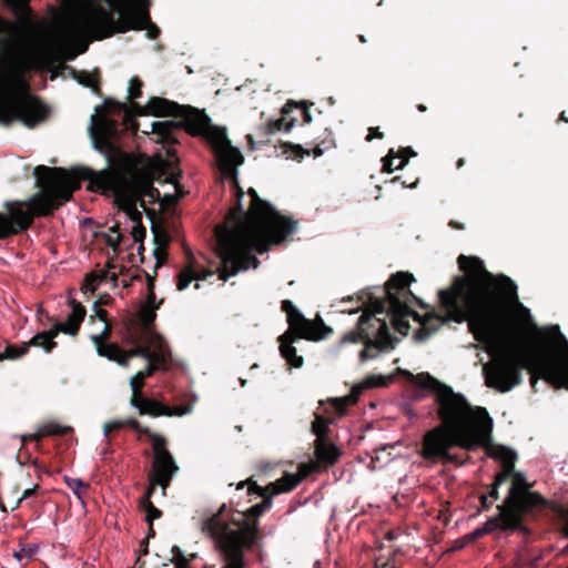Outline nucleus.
<instances>
[{
	"label": "nucleus",
	"instance_id": "6e6d98bb",
	"mask_svg": "<svg viewBox=\"0 0 568 568\" xmlns=\"http://www.w3.org/2000/svg\"><path fill=\"white\" fill-rule=\"evenodd\" d=\"M168 247H155L153 251L154 257L156 260L155 270L165 264L168 260Z\"/></svg>",
	"mask_w": 568,
	"mask_h": 568
},
{
	"label": "nucleus",
	"instance_id": "13d9d810",
	"mask_svg": "<svg viewBox=\"0 0 568 568\" xmlns=\"http://www.w3.org/2000/svg\"><path fill=\"white\" fill-rule=\"evenodd\" d=\"M149 480H150V485L146 488L144 496L141 498V501H140L141 505L146 504L148 500H151V497L155 491V487L159 486L158 483H154L153 476L149 475Z\"/></svg>",
	"mask_w": 568,
	"mask_h": 568
},
{
	"label": "nucleus",
	"instance_id": "603ef678",
	"mask_svg": "<svg viewBox=\"0 0 568 568\" xmlns=\"http://www.w3.org/2000/svg\"><path fill=\"white\" fill-rule=\"evenodd\" d=\"M396 159V151L394 149H389L387 154L382 158L383 163V172L392 173L394 170H397L396 166H394V160Z\"/></svg>",
	"mask_w": 568,
	"mask_h": 568
},
{
	"label": "nucleus",
	"instance_id": "c85d7f7f",
	"mask_svg": "<svg viewBox=\"0 0 568 568\" xmlns=\"http://www.w3.org/2000/svg\"><path fill=\"white\" fill-rule=\"evenodd\" d=\"M59 335L55 326L52 325L48 331H42L36 334L30 341L26 342L28 348L31 346L41 347L45 353H51L57 346L54 338Z\"/></svg>",
	"mask_w": 568,
	"mask_h": 568
},
{
	"label": "nucleus",
	"instance_id": "69168bd1",
	"mask_svg": "<svg viewBox=\"0 0 568 568\" xmlns=\"http://www.w3.org/2000/svg\"><path fill=\"white\" fill-rule=\"evenodd\" d=\"M20 438H21V442H22V446H24L28 442H32V440L39 442V440H41L42 435H41V432L39 429L34 434L22 435Z\"/></svg>",
	"mask_w": 568,
	"mask_h": 568
},
{
	"label": "nucleus",
	"instance_id": "9d476101",
	"mask_svg": "<svg viewBox=\"0 0 568 568\" xmlns=\"http://www.w3.org/2000/svg\"><path fill=\"white\" fill-rule=\"evenodd\" d=\"M415 277L409 272L393 274L381 288L382 296H372V305L375 313H384L390 317L394 328L402 335H407L410 328L408 317L415 322L420 321V315L412 310V304H422L414 295L409 286Z\"/></svg>",
	"mask_w": 568,
	"mask_h": 568
},
{
	"label": "nucleus",
	"instance_id": "3c124183",
	"mask_svg": "<svg viewBox=\"0 0 568 568\" xmlns=\"http://www.w3.org/2000/svg\"><path fill=\"white\" fill-rule=\"evenodd\" d=\"M112 335V326L110 322L104 323V327L100 334L92 335L91 341L93 344L108 343Z\"/></svg>",
	"mask_w": 568,
	"mask_h": 568
},
{
	"label": "nucleus",
	"instance_id": "f257e3e1",
	"mask_svg": "<svg viewBox=\"0 0 568 568\" xmlns=\"http://www.w3.org/2000/svg\"><path fill=\"white\" fill-rule=\"evenodd\" d=\"M463 275L438 292L445 315H420L414 338L424 342L448 322H467L477 342H495L501 351L484 365L485 384L507 393L523 383V369L535 388L544 379L568 389V339L558 325L539 327L519 301L516 283L505 274H493L477 256L459 255Z\"/></svg>",
	"mask_w": 568,
	"mask_h": 568
},
{
	"label": "nucleus",
	"instance_id": "2f4dec72",
	"mask_svg": "<svg viewBox=\"0 0 568 568\" xmlns=\"http://www.w3.org/2000/svg\"><path fill=\"white\" fill-rule=\"evenodd\" d=\"M125 427H129V428L135 430L136 433H139L140 435H145L148 437L152 433V430L149 427L141 425V423L136 418L129 417L123 420H112V422L106 423L104 425V435L110 436V434L112 432L121 429V428H125Z\"/></svg>",
	"mask_w": 568,
	"mask_h": 568
},
{
	"label": "nucleus",
	"instance_id": "dca6fc26",
	"mask_svg": "<svg viewBox=\"0 0 568 568\" xmlns=\"http://www.w3.org/2000/svg\"><path fill=\"white\" fill-rule=\"evenodd\" d=\"M115 132L116 123L106 119L93 135L94 148L105 156L110 166L122 165L128 159L126 153L113 142Z\"/></svg>",
	"mask_w": 568,
	"mask_h": 568
},
{
	"label": "nucleus",
	"instance_id": "20e7f679",
	"mask_svg": "<svg viewBox=\"0 0 568 568\" xmlns=\"http://www.w3.org/2000/svg\"><path fill=\"white\" fill-rule=\"evenodd\" d=\"M266 498L246 510L223 503L215 511H204L199 520L202 535L209 539L220 560V568H246L245 552L260 539V518L272 508Z\"/></svg>",
	"mask_w": 568,
	"mask_h": 568
},
{
	"label": "nucleus",
	"instance_id": "4c0bfd02",
	"mask_svg": "<svg viewBox=\"0 0 568 568\" xmlns=\"http://www.w3.org/2000/svg\"><path fill=\"white\" fill-rule=\"evenodd\" d=\"M244 487L247 488V495H257V496L262 497L263 500H265L266 498L272 499L271 493L268 490V484L266 486L262 487V486L257 485V483L252 477H250L245 480L240 481L236 485L237 490L243 489Z\"/></svg>",
	"mask_w": 568,
	"mask_h": 568
},
{
	"label": "nucleus",
	"instance_id": "774afa93",
	"mask_svg": "<svg viewBox=\"0 0 568 568\" xmlns=\"http://www.w3.org/2000/svg\"><path fill=\"white\" fill-rule=\"evenodd\" d=\"M483 536H485V532H484L481 527H478L477 529H475L470 534L466 535L465 538L468 541H474V540H477V539L481 538Z\"/></svg>",
	"mask_w": 568,
	"mask_h": 568
},
{
	"label": "nucleus",
	"instance_id": "ddd939ff",
	"mask_svg": "<svg viewBox=\"0 0 568 568\" xmlns=\"http://www.w3.org/2000/svg\"><path fill=\"white\" fill-rule=\"evenodd\" d=\"M281 308L286 313L288 331L295 332L297 337L317 342L333 333V328L327 326L321 317L314 321L305 318L290 300L282 301Z\"/></svg>",
	"mask_w": 568,
	"mask_h": 568
},
{
	"label": "nucleus",
	"instance_id": "2eb2a0df",
	"mask_svg": "<svg viewBox=\"0 0 568 568\" xmlns=\"http://www.w3.org/2000/svg\"><path fill=\"white\" fill-rule=\"evenodd\" d=\"M129 343L133 345V348L124 351V366H128L129 361L133 357L149 361L170 349L165 339L158 333H150L148 336L130 334Z\"/></svg>",
	"mask_w": 568,
	"mask_h": 568
},
{
	"label": "nucleus",
	"instance_id": "a211bd4d",
	"mask_svg": "<svg viewBox=\"0 0 568 568\" xmlns=\"http://www.w3.org/2000/svg\"><path fill=\"white\" fill-rule=\"evenodd\" d=\"M168 158L161 159L154 168L156 180L160 182L174 184L180 187L179 180L182 178V171L179 168V158L174 150H168Z\"/></svg>",
	"mask_w": 568,
	"mask_h": 568
},
{
	"label": "nucleus",
	"instance_id": "6e6552de",
	"mask_svg": "<svg viewBox=\"0 0 568 568\" xmlns=\"http://www.w3.org/2000/svg\"><path fill=\"white\" fill-rule=\"evenodd\" d=\"M80 179L89 181L88 190L92 192L114 193L119 206H126V202L132 200L134 207L140 203L146 210L145 197L150 203L160 199V191L153 186V172L135 170L126 178L118 170L80 168Z\"/></svg>",
	"mask_w": 568,
	"mask_h": 568
},
{
	"label": "nucleus",
	"instance_id": "b1692460",
	"mask_svg": "<svg viewBox=\"0 0 568 568\" xmlns=\"http://www.w3.org/2000/svg\"><path fill=\"white\" fill-rule=\"evenodd\" d=\"M130 405L138 409L140 415H148L151 417H160L169 414V406L154 399L146 397L145 395L141 397L131 396Z\"/></svg>",
	"mask_w": 568,
	"mask_h": 568
},
{
	"label": "nucleus",
	"instance_id": "a18cd8bd",
	"mask_svg": "<svg viewBox=\"0 0 568 568\" xmlns=\"http://www.w3.org/2000/svg\"><path fill=\"white\" fill-rule=\"evenodd\" d=\"M171 552L173 554L172 561L175 564L176 568H189L190 560L184 556L179 546H173Z\"/></svg>",
	"mask_w": 568,
	"mask_h": 568
},
{
	"label": "nucleus",
	"instance_id": "a19ab883",
	"mask_svg": "<svg viewBox=\"0 0 568 568\" xmlns=\"http://www.w3.org/2000/svg\"><path fill=\"white\" fill-rule=\"evenodd\" d=\"M65 485L73 491V494L79 498L82 499L83 495L88 491L90 485L88 483H84L80 478H71L68 476H64L63 478Z\"/></svg>",
	"mask_w": 568,
	"mask_h": 568
},
{
	"label": "nucleus",
	"instance_id": "bb28decb",
	"mask_svg": "<svg viewBox=\"0 0 568 568\" xmlns=\"http://www.w3.org/2000/svg\"><path fill=\"white\" fill-rule=\"evenodd\" d=\"M185 255L189 260V265L184 267L179 276L176 287L179 291H184L189 287L190 283L194 280H206L209 276L213 275L211 271H204L202 273L197 272L193 267V254L189 247L185 248Z\"/></svg>",
	"mask_w": 568,
	"mask_h": 568
},
{
	"label": "nucleus",
	"instance_id": "f704fd0d",
	"mask_svg": "<svg viewBox=\"0 0 568 568\" xmlns=\"http://www.w3.org/2000/svg\"><path fill=\"white\" fill-rule=\"evenodd\" d=\"M97 352L100 356L106 357L110 361L116 362L118 364L124 366V349H122L115 343H101L94 344Z\"/></svg>",
	"mask_w": 568,
	"mask_h": 568
},
{
	"label": "nucleus",
	"instance_id": "6ab92c4d",
	"mask_svg": "<svg viewBox=\"0 0 568 568\" xmlns=\"http://www.w3.org/2000/svg\"><path fill=\"white\" fill-rule=\"evenodd\" d=\"M69 306L71 307V313L68 315L67 321L64 323H54L53 325L59 333L74 337L80 332L81 324L87 315V310L74 298L69 300Z\"/></svg>",
	"mask_w": 568,
	"mask_h": 568
},
{
	"label": "nucleus",
	"instance_id": "5701e85b",
	"mask_svg": "<svg viewBox=\"0 0 568 568\" xmlns=\"http://www.w3.org/2000/svg\"><path fill=\"white\" fill-rule=\"evenodd\" d=\"M314 454L317 463L323 467H331L337 463L342 453L328 438L315 439Z\"/></svg>",
	"mask_w": 568,
	"mask_h": 568
},
{
	"label": "nucleus",
	"instance_id": "58836bf2",
	"mask_svg": "<svg viewBox=\"0 0 568 568\" xmlns=\"http://www.w3.org/2000/svg\"><path fill=\"white\" fill-rule=\"evenodd\" d=\"M331 419L323 417L321 414H315V419L312 422L311 430L316 436V439L328 438Z\"/></svg>",
	"mask_w": 568,
	"mask_h": 568
},
{
	"label": "nucleus",
	"instance_id": "e433bc0d",
	"mask_svg": "<svg viewBox=\"0 0 568 568\" xmlns=\"http://www.w3.org/2000/svg\"><path fill=\"white\" fill-rule=\"evenodd\" d=\"M361 393V387H354L348 395L332 398L329 403L338 415H344L349 406L356 404Z\"/></svg>",
	"mask_w": 568,
	"mask_h": 568
},
{
	"label": "nucleus",
	"instance_id": "4be33fe9",
	"mask_svg": "<svg viewBox=\"0 0 568 568\" xmlns=\"http://www.w3.org/2000/svg\"><path fill=\"white\" fill-rule=\"evenodd\" d=\"M148 277V296H146V305L143 306L140 311V320L144 326V333L142 335L148 336V334L152 333L150 329L155 321L156 313L155 310L159 308V305H154L155 302V293H154V282L155 275Z\"/></svg>",
	"mask_w": 568,
	"mask_h": 568
},
{
	"label": "nucleus",
	"instance_id": "1a4fd4ad",
	"mask_svg": "<svg viewBox=\"0 0 568 568\" xmlns=\"http://www.w3.org/2000/svg\"><path fill=\"white\" fill-rule=\"evenodd\" d=\"M51 106L31 92V85L22 73L13 74L6 93L0 98V123L9 126L13 121L34 129L51 116Z\"/></svg>",
	"mask_w": 568,
	"mask_h": 568
},
{
	"label": "nucleus",
	"instance_id": "de8ad7c7",
	"mask_svg": "<svg viewBox=\"0 0 568 568\" xmlns=\"http://www.w3.org/2000/svg\"><path fill=\"white\" fill-rule=\"evenodd\" d=\"M141 507L146 513L148 523H153L155 519L162 517V511L156 508L151 500H148L146 504L141 505Z\"/></svg>",
	"mask_w": 568,
	"mask_h": 568
},
{
	"label": "nucleus",
	"instance_id": "72a5a7b5",
	"mask_svg": "<svg viewBox=\"0 0 568 568\" xmlns=\"http://www.w3.org/2000/svg\"><path fill=\"white\" fill-rule=\"evenodd\" d=\"M362 343L364 344V348L359 352L361 362L376 358L378 352H388L394 349V345L385 341H368Z\"/></svg>",
	"mask_w": 568,
	"mask_h": 568
},
{
	"label": "nucleus",
	"instance_id": "8fccbe9b",
	"mask_svg": "<svg viewBox=\"0 0 568 568\" xmlns=\"http://www.w3.org/2000/svg\"><path fill=\"white\" fill-rule=\"evenodd\" d=\"M142 87L143 82L138 77H133L130 80L129 99L135 100L140 98L142 95Z\"/></svg>",
	"mask_w": 568,
	"mask_h": 568
},
{
	"label": "nucleus",
	"instance_id": "bf43d9fd",
	"mask_svg": "<svg viewBox=\"0 0 568 568\" xmlns=\"http://www.w3.org/2000/svg\"><path fill=\"white\" fill-rule=\"evenodd\" d=\"M122 240V235L119 234L116 236H113L112 234H105L104 235V242L105 244L111 247L114 252L119 250L120 242Z\"/></svg>",
	"mask_w": 568,
	"mask_h": 568
},
{
	"label": "nucleus",
	"instance_id": "7c9ffc66",
	"mask_svg": "<svg viewBox=\"0 0 568 568\" xmlns=\"http://www.w3.org/2000/svg\"><path fill=\"white\" fill-rule=\"evenodd\" d=\"M171 351H165L156 355L155 357L148 361V365L144 369L138 372L140 379L151 377L156 371H168L171 362Z\"/></svg>",
	"mask_w": 568,
	"mask_h": 568
},
{
	"label": "nucleus",
	"instance_id": "9b49d317",
	"mask_svg": "<svg viewBox=\"0 0 568 568\" xmlns=\"http://www.w3.org/2000/svg\"><path fill=\"white\" fill-rule=\"evenodd\" d=\"M372 296L375 295L368 291L362 292L359 298L364 303H368V311H365L358 317L355 328L351 329L342 336L339 345L355 344L368 341H385L387 343H392L394 347L396 346L398 338L390 334L386 320L376 316L379 313L374 312L372 298H369Z\"/></svg>",
	"mask_w": 568,
	"mask_h": 568
},
{
	"label": "nucleus",
	"instance_id": "f03ea898",
	"mask_svg": "<svg viewBox=\"0 0 568 568\" xmlns=\"http://www.w3.org/2000/svg\"><path fill=\"white\" fill-rule=\"evenodd\" d=\"M230 179L235 187L236 203L229 210L224 223L214 230L221 264L217 273L224 282L241 271L257 268L260 261L254 252L266 253L272 245H281L297 230V221L282 215L253 187L247 191L251 204L245 211L242 204L244 191L239 185L237 174Z\"/></svg>",
	"mask_w": 568,
	"mask_h": 568
},
{
	"label": "nucleus",
	"instance_id": "c03bdc74",
	"mask_svg": "<svg viewBox=\"0 0 568 568\" xmlns=\"http://www.w3.org/2000/svg\"><path fill=\"white\" fill-rule=\"evenodd\" d=\"M100 278V276L97 274V273H89L85 275L84 277V281H83V284L81 286V291L87 294V293H94L97 287H98V280Z\"/></svg>",
	"mask_w": 568,
	"mask_h": 568
},
{
	"label": "nucleus",
	"instance_id": "338daca9",
	"mask_svg": "<svg viewBox=\"0 0 568 568\" xmlns=\"http://www.w3.org/2000/svg\"><path fill=\"white\" fill-rule=\"evenodd\" d=\"M366 383L368 386H384L386 384L384 376H369Z\"/></svg>",
	"mask_w": 568,
	"mask_h": 568
},
{
	"label": "nucleus",
	"instance_id": "c756f323",
	"mask_svg": "<svg viewBox=\"0 0 568 568\" xmlns=\"http://www.w3.org/2000/svg\"><path fill=\"white\" fill-rule=\"evenodd\" d=\"M126 203V206L119 207L125 212L130 220L134 223L131 231V235L134 242H141L146 235V229L142 224V213L136 207H134L132 200L128 201Z\"/></svg>",
	"mask_w": 568,
	"mask_h": 568
},
{
	"label": "nucleus",
	"instance_id": "ea45409f",
	"mask_svg": "<svg viewBox=\"0 0 568 568\" xmlns=\"http://www.w3.org/2000/svg\"><path fill=\"white\" fill-rule=\"evenodd\" d=\"M29 353V348L26 342L20 345L9 344L2 353H0V362L4 359L14 361Z\"/></svg>",
	"mask_w": 568,
	"mask_h": 568
},
{
	"label": "nucleus",
	"instance_id": "0eeeda50",
	"mask_svg": "<svg viewBox=\"0 0 568 568\" xmlns=\"http://www.w3.org/2000/svg\"><path fill=\"white\" fill-rule=\"evenodd\" d=\"M87 0L77 11L73 20L75 29L93 36L97 40L125 33L130 30H144L154 40L160 29L152 23L149 14V0Z\"/></svg>",
	"mask_w": 568,
	"mask_h": 568
},
{
	"label": "nucleus",
	"instance_id": "423d86ee",
	"mask_svg": "<svg viewBox=\"0 0 568 568\" xmlns=\"http://www.w3.org/2000/svg\"><path fill=\"white\" fill-rule=\"evenodd\" d=\"M33 174L41 190L28 201L6 203L8 214L0 212V240L27 231L34 216L52 215L81 187L80 169L69 172L63 168L38 165Z\"/></svg>",
	"mask_w": 568,
	"mask_h": 568
},
{
	"label": "nucleus",
	"instance_id": "4468645a",
	"mask_svg": "<svg viewBox=\"0 0 568 568\" xmlns=\"http://www.w3.org/2000/svg\"><path fill=\"white\" fill-rule=\"evenodd\" d=\"M498 514L490 517L483 526L485 535L499 529L503 531H523L528 532L524 526L523 514L518 511V495L511 491L509 498H505L501 505L497 506Z\"/></svg>",
	"mask_w": 568,
	"mask_h": 568
},
{
	"label": "nucleus",
	"instance_id": "aec40b11",
	"mask_svg": "<svg viewBox=\"0 0 568 568\" xmlns=\"http://www.w3.org/2000/svg\"><path fill=\"white\" fill-rule=\"evenodd\" d=\"M308 474V466L303 464L300 466L298 474H285L283 477L270 483L268 490L272 498L276 495L292 491Z\"/></svg>",
	"mask_w": 568,
	"mask_h": 568
},
{
	"label": "nucleus",
	"instance_id": "f8f14e48",
	"mask_svg": "<svg viewBox=\"0 0 568 568\" xmlns=\"http://www.w3.org/2000/svg\"><path fill=\"white\" fill-rule=\"evenodd\" d=\"M148 438L153 448V463L150 475L154 477V483H158L165 493L180 467L166 448L168 442L164 436L152 432Z\"/></svg>",
	"mask_w": 568,
	"mask_h": 568
},
{
	"label": "nucleus",
	"instance_id": "0e129e2a",
	"mask_svg": "<svg viewBox=\"0 0 568 568\" xmlns=\"http://www.w3.org/2000/svg\"><path fill=\"white\" fill-rule=\"evenodd\" d=\"M109 313L103 308H97V313L90 316V322H93L94 318L100 320L103 323L110 322L109 321Z\"/></svg>",
	"mask_w": 568,
	"mask_h": 568
},
{
	"label": "nucleus",
	"instance_id": "09e8293b",
	"mask_svg": "<svg viewBox=\"0 0 568 568\" xmlns=\"http://www.w3.org/2000/svg\"><path fill=\"white\" fill-rule=\"evenodd\" d=\"M152 231L154 233V242L156 247H168L171 242L170 234L163 229L155 230L153 227Z\"/></svg>",
	"mask_w": 568,
	"mask_h": 568
},
{
	"label": "nucleus",
	"instance_id": "49530a36",
	"mask_svg": "<svg viewBox=\"0 0 568 568\" xmlns=\"http://www.w3.org/2000/svg\"><path fill=\"white\" fill-rule=\"evenodd\" d=\"M314 103L313 102H310V101H300V102H296L295 101V106H294V112L295 111H300V113L302 114L303 116V121L304 123H311L312 122V115H311V112H310V108L313 105Z\"/></svg>",
	"mask_w": 568,
	"mask_h": 568
},
{
	"label": "nucleus",
	"instance_id": "cd10ccee",
	"mask_svg": "<svg viewBox=\"0 0 568 568\" xmlns=\"http://www.w3.org/2000/svg\"><path fill=\"white\" fill-rule=\"evenodd\" d=\"M332 146L331 142L322 141V143L317 144L314 149L308 150L304 149L300 144L284 143V154L287 158H292L295 160H301L305 155H313L314 158L321 156L325 150H328Z\"/></svg>",
	"mask_w": 568,
	"mask_h": 568
},
{
	"label": "nucleus",
	"instance_id": "393cba45",
	"mask_svg": "<svg viewBox=\"0 0 568 568\" xmlns=\"http://www.w3.org/2000/svg\"><path fill=\"white\" fill-rule=\"evenodd\" d=\"M297 338L293 331H286L278 337L281 355L295 368L302 367L304 363L303 357L297 355L296 348L292 345Z\"/></svg>",
	"mask_w": 568,
	"mask_h": 568
},
{
	"label": "nucleus",
	"instance_id": "e2e57ef3",
	"mask_svg": "<svg viewBox=\"0 0 568 568\" xmlns=\"http://www.w3.org/2000/svg\"><path fill=\"white\" fill-rule=\"evenodd\" d=\"M384 138V133L379 131V128H369L368 134L366 135L365 140L367 142L373 141V139H379L382 140Z\"/></svg>",
	"mask_w": 568,
	"mask_h": 568
},
{
	"label": "nucleus",
	"instance_id": "052dcab7",
	"mask_svg": "<svg viewBox=\"0 0 568 568\" xmlns=\"http://www.w3.org/2000/svg\"><path fill=\"white\" fill-rule=\"evenodd\" d=\"M513 473L514 470L503 468V470L495 476V480L491 485L500 487L509 477H511Z\"/></svg>",
	"mask_w": 568,
	"mask_h": 568
},
{
	"label": "nucleus",
	"instance_id": "79ce46f5",
	"mask_svg": "<svg viewBox=\"0 0 568 568\" xmlns=\"http://www.w3.org/2000/svg\"><path fill=\"white\" fill-rule=\"evenodd\" d=\"M42 437L47 436H55V435H67L68 433L72 432V428L70 426H61L55 423H48L40 428Z\"/></svg>",
	"mask_w": 568,
	"mask_h": 568
},
{
	"label": "nucleus",
	"instance_id": "f3484780",
	"mask_svg": "<svg viewBox=\"0 0 568 568\" xmlns=\"http://www.w3.org/2000/svg\"><path fill=\"white\" fill-rule=\"evenodd\" d=\"M513 484L509 488L508 496H511V491H516L518 495V511L523 515L530 513L538 506H544L546 500L538 494L528 490V485L523 474L516 471L511 474Z\"/></svg>",
	"mask_w": 568,
	"mask_h": 568
},
{
	"label": "nucleus",
	"instance_id": "7ed1b4c3",
	"mask_svg": "<svg viewBox=\"0 0 568 568\" xmlns=\"http://www.w3.org/2000/svg\"><path fill=\"white\" fill-rule=\"evenodd\" d=\"M414 384L434 392L440 424L427 430L422 439L419 455L426 462L457 463L450 453L454 447L467 452L477 449L489 439L493 419L487 409L471 406L464 395L432 376L429 373H406Z\"/></svg>",
	"mask_w": 568,
	"mask_h": 568
},
{
	"label": "nucleus",
	"instance_id": "4d7b16f0",
	"mask_svg": "<svg viewBox=\"0 0 568 568\" xmlns=\"http://www.w3.org/2000/svg\"><path fill=\"white\" fill-rule=\"evenodd\" d=\"M105 108L108 109L109 112L121 113L123 111H126L128 105H126V103H121V102L113 101V100H106Z\"/></svg>",
	"mask_w": 568,
	"mask_h": 568
},
{
	"label": "nucleus",
	"instance_id": "864d4df0",
	"mask_svg": "<svg viewBox=\"0 0 568 568\" xmlns=\"http://www.w3.org/2000/svg\"><path fill=\"white\" fill-rule=\"evenodd\" d=\"M144 381L145 379H140L138 374H135L134 376L131 377L130 385L132 388V396L141 397L144 395L143 394Z\"/></svg>",
	"mask_w": 568,
	"mask_h": 568
},
{
	"label": "nucleus",
	"instance_id": "39448f33",
	"mask_svg": "<svg viewBox=\"0 0 568 568\" xmlns=\"http://www.w3.org/2000/svg\"><path fill=\"white\" fill-rule=\"evenodd\" d=\"M146 109L159 116H174L180 121H158L152 123V133L160 142L173 145L179 143L176 133L182 129L193 136H205L215 150L219 168L225 178H234L244 158L237 148L232 146L224 129L214 126L204 111L191 105H181L164 98L153 97Z\"/></svg>",
	"mask_w": 568,
	"mask_h": 568
},
{
	"label": "nucleus",
	"instance_id": "680f3d73",
	"mask_svg": "<svg viewBox=\"0 0 568 568\" xmlns=\"http://www.w3.org/2000/svg\"><path fill=\"white\" fill-rule=\"evenodd\" d=\"M39 486L38 485H34L32 488H28L23 491L22 496L17 500L16 505L12 507V509H16L20 503L23 500V499H27V498H30L31 496H33L36 494V491L38 490Z\"/></svg>",
	"mask_w": 568,
	"mask_h": 568
},
{
	"label": "nucleus",
	"instance_id": "473e14b6",
	"mask_svg": "<svg viewBox=\"0 0 568 568\" xmlns=\"http://www.w3.org/2000/svg\"><path fill=\"white\" fill-rule=\"evenodd\" d=\"M37 69H44L48 71H54L61 68V57L53 49H44L42 50L36 58Z\"/></svg>",
	"mask_w": 568,
	"mask_h": 568
},
{
	"label": "nucleus",
	"instance_id": "412c9836",
	"mask_svg": "<svg viewBox=\"0 0 568 568\" xmlns=\"http://www.w3.org/2000/svg\"><path fill=\"white\" fill-rule=\"evenodd\" d=\"M295 101L288 100L282 108V116L276 120H268L265 124V134H273L280 131H290L297 121V118L293 115Z\"/></svg>",
	"mask_w": 568,
	"mask_h": 568
},
{
	"label": "nucleus",
	"instance_id": "5fc2aeb1",
	"mask_svg": "<svg viewBox=\"0 0 568 568\" xmlns=\"http://www.w3.org/2000/svg\"><path fill=\"white\" fill-rule=\"evenodd\" d=\"M192 410L191 405H179L174 407L169 406V414H165V416H184L186 414H190Z\"/></svg>",
	"mask_w": 568,
	"mask_h": 568
},
{
	"label": "nucleus",
	"instance_id": "a878e982",
	"mask_svg": "<svg viewBox=\"0 0 568 568\" xmlns=\"http://www.w3.org/2000/svg\"><path fill=\"white\" fill-rule=\"evenodd\" d=\"M479 447H485L486 454L494 459H498L501 462L503 468H507L510 470L515 469V463L517 459V454L503 445H493L491 444V435L486 444L480 445Z\"/></svg>",
	"mask_w": 568,
	"mask_h": 568
},
{
	"label": "nucleus",
	"instance_id": "c9c22d12",
	"mask_svg": "<svg viewBox=\"0 0 568 568\" xmlns=\"http://www.w3.org/2000/svg\"><path fill=\"white\" fill-rule=\"evenodd\" d=\"M71 73L73 79H75L80 84L91 88L94 93H100V72L98 70L89 72L85 70L77 71L71 69Z\"/></svg>",
	"mask_w": 568,
	"mask_h": 568
},
{
	"label": "nucleus",
	"instance_id": "37998d69",
	"mask_svg": "<svg viewBox=\"0 0 568 568\" xmlns=\"http://www.w3.org/2000/svg\"><path fill=\"white\" fill-rule=\"evenodd\" d=\"M416 155H417V153L410 146L400 148L396 152V159L400 160L399 163L396 165V169H398V170L404 169L408 164L409 158L416 156Z\"/></svg>",
	"mask_w": 568,
	"mask_h": 568
}]
</instances>
